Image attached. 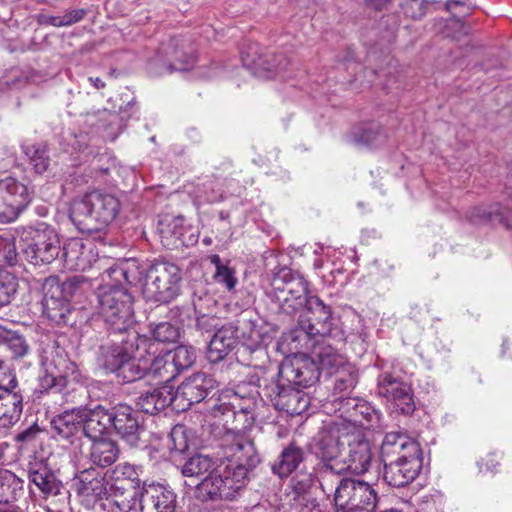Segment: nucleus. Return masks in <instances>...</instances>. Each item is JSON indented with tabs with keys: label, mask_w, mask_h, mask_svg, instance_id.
Instances as JSON below:
<instances>
[{
	"label": "nucleus",
	"mask_w": 512,
	"mask_h": 512,
	"mask_svg": "<svg viewBox=\"0 0 512 512\" xmlns=\"http://www.w3.org/2000/svg\"><path fill=\"white\" fill-rule=\"evenodd\" d=\"M87 14V11L85 9H74L71 11L66 12L62 19L64 20V25L69 26L72 24H75L79 21H81L85 15Z\"/></svg>",
	"instance_id": "0e129e2a"
},
{
	"label": "nucleus",
	"mask_w": 512,
	"mask_h": 512,
	"mask_svg": "<svg viewBox=\"0 0 512 512\" xmlns=\"http://www.w3.org/2000/svg\"><path fill=\"white\" fill-rule=\"evenodd\" d=\"M18 383V379L13 371H11L5 361L0 359V389L4 387L14 388Z\"/></svg>",
	"instance_id": "bf43d9fd"
},
{
	"label": "nucleus",
	"mask_w": 512,
	"mask_h": 512,
	"mask_svg": "<svg viewBox=\"0 0 512 512\" xmlns=\"http://www.w3.org/2000/svg\"><path fill=\"white\" fill-rule=\"evenodd\" d=\"M331 490L321 487L327 495H333L336 512H374L378 493L370 483L356 478H336L330 482Z\"/></svg>",
	"instance_id": "423d86ee"
},
{
	"label": "nucleus",
	"mask_w": 512,
	"mask_h": 512,
	"mask_svg": "<svg viewBox=\"0 0 512 512\" xmlns=\"http://www.w3.org/2000/svg\"><path fill=\"white\" fill-rule=\"evenodd\" d=\"M183 223H184V219L182 217L175 218L171 223V226H172L171 232L178 239H182V237H183V229H184Z\"/></svg>",
	"instance_id": "338daca9"
},
{
	"label": "nucleus",
	"mask_w": 512,
	"mask_h": 512,
	"mask_svg": "<svg viewBox=\"0 0 512 512\" xmlns=\"http://www.w3.org/2000/svg\"><path fill=\"white\" fill-rule=\"evenodd\" d=\"M153 342H174L178 339L179 328L169 322H160L152 330Z\"/></svg>",
	"instance_id": "de8ad7c7"
},
{
	"label": "nucleus",
	"mask_w": 512,
	"mask_h": 512,
	"mask_svg": "<svg viewBox=\"0 0 512 512\" xmlns=\"http://www.w3.org/2000/svg\"><path fill=\"white\" fill-rule=\"evenodd\" d=\"M171 319H174L181 325L189 324L190 321V309L188 307H174L170 311Z\"/></svg>",
	"instance_id": "e2e57ef3"
},
{
	"label": "nucleus",
	"mask_w": 512,
	"mask_h": 512,
	"mask_svg": "<svg viewBox=\"0 0 512 512\" xmlns=\"http://www.w3.org/2000/svg\"><path fill=\"white\" fill-rule=\"evenodd\" d=\"M70 137V145L73 150L75 151H83L86 147V135L80 134V135H69Z\"/></svg>",
	"instance_id": "69168bd1"
},
{
	"label": "nucleus",
	"mask_w": 512,
	"mask_h": 512,
	"mask_svg": "<svg viewBox=\"0 0 512 512\" xmlns=\"http://www.w3.org/2000/svg\"><path fill=\"white\" fill-rule=\"evenodd\" d=\"M137 359L138 364L142 363L141 366L144 367L140 374V379L147 373H151L164 381H168L176 375L175 369L172 368L168 351L165 353H158V344L147 337L146 343L143 348L140 349L139 357Z\"/></svg>",
	"instance_id": "a211bd4d"
},
{
	"label": "nucleus",
	"mask_w": 512,
	"mask_h": 512,
	"mask_svg": "<svg viewBox=\"0 0 512 512\" xmlns=\"http://www.w3.org/2000/svg\"><path fill=\"white\" fill-rule=\"evenodd\" d=\"M286 380L277 377L263 388V394L270 399L273 406L290 415H300L309 406L308 396L299 389H295Z\"/></svg>",
	"instance_id": "9b49d317"
},
{
	"label": "nucleus",
	"mask_w": 512,
	"mask_h": 512,
	"mask_svg": "<svg viewBox=\"0 0 512 512\" xmlns=\"http://www.w3.org/2000/svg\"><path fill=\"white\" fill-rule=\"evenodd\" d=\"M377 394L403 414H410L415 409L411 387L389 372L378 376Z\"/></svg>",
	"instance_id": "dca6fc26"
},
{
	"label": "nucleus",
	"mask_w": 512,
	"mask_h": 512,
	"mask_svg": "<svg viewBox=\"0 0 512 512\" xmlns=\"http://www.w3.org/2000/svg\"><path fill=\"white\" fill-rule=\"evenodd\" d=\"M420 454H422L420 445L406 434L398 432L387 433L380 447L382 463Z\"/></svg>",
	"instance_id": "4be33fe9"
},
{
	"label": "nucleus",
	"mask_w": 512,
	"mask_h": 512,
	"mask_svg": "<svg viewBox=\"0 0 512 512\" xmlns=\"http://www.w3.org/2000/svg\"><path fill=\"white\" fill-rule=\"evenodd\" d=\"M39 428L36 424L28 427L27 429L19 432L16 437H15V440L17 442H21L23 444H28V443H31L33 441H35L38 433H39Z\"/></svg>",
	"instance_id": "680f3d73"
},
{
	"label": "nucleus",
	"mask_w": 512,
	"mask_h": 512,
	"mask_svg": "<svg viewBox=\"0 0 512 512\" xmlns=\"http://www.w3.org/2000/svg\"><path fill=\"white\" fill-rule=\"evenodd\" d=\"M18 261V253L15 242L1 239V261L0 266H14Z\"/></svg>",
	"instance_id": "864d4df0"
},
{
	"label": "nucleus",
	"mask_w": 512,
	"mask_h": 512,
	"mask_svg": "<svg viewBox=\"0 0 512 512\" xmlns=\"http://www.w3.org/2000/svg\"><path fill=\"white\" fill-rule=\"evenodd\" d=\"M38 388L41 393H48V392H61L65 388L64 387H58V381H56L55 377L51 376L47 371L42 369L41 374L38 378Z\"/></svg>",
	"instance_id": "6e6d98bb"
},
{
	"label": "nucleus",
	"mask_w": 512,
	"mask_h": 512,
	"mask_svg": "<svg viewBox=\"0 0 512 512\" xmlns=\"http://www.w3.org/2000/svg\"><path fill=\"white\" fill-rule=\"evenodd\" d=\"M237 327L234 323L220 326L214 333L208 346V359L219 362L224 359L237 345Z\"/></svg>",
	"instance_id": "bb28decb"
},
{
	"label": "nucleus",
	"mask_w": 512,
	"mask_h": 512,
	"mask_svg": "<svg viewBox=\"0 0 512 512\" xmlns=\"http://www.w3.org/2000/svg\"><path fill=\"white\" fill-rule=\"evenodd\" d=\"M177 496L174 491L162 484H143L139 493L141 512H175Z\"/></svg>",
	"instance_id": "aec40b11"
},
{
	"label": "nucleus",
	"mask_w": 512,
	"mask_h": 512,
	"mask_svg": "<svg viewBox=\"0 0 512 512\" xmlns=\"http://www.w3.org/2000/svg\"><path fill=\"white\" fill-rule=\"evenodd\" d=\"M306 307V314L300 317L299 324L302 330L309 337H327L338 338L339 341H345L343 332L333 333L334 318L331 308L317 296H310Z\"/></svg>",
	"instance_id": "9d476101"
},
{
	"label": "nucleus",
	"mask_w": 512,
	"mask_h": 512,
	"mask_svg": "<svg viewBox=\"0 0 512 512\" xmlns=\"http://www.w3.org/2000/svg\"><path fill=\"white\" fill-rule=\"evenodd\" d=\"M25 154L30 160L36 173L42 174L47 171L50 165L48 150L44 144H34L25 147Z\"/></svg>",
	"instance_id": "a19ab883"
},
{
	"label": "nucleus",
	"mask_w": 512,
	"mask_h": 512,
	"mask_svg": "<svg viewBox=\"0 0 512 512\" xmlns=\"http://www.w3.org/2000/svg\"><path fill=\"white\" fill-rule=\"evenodd\" d=\"M31 193L28 187L13 177L0 179V221L12 222L28 206Z\"/></svg>",
	"instance_id": "4468645a"
},
{
	"label": "nucleus",
	"mask_w": 512,
	"mask_h": 512,
	"mask_svg": "<svg viewBox=\"0 0 512 512\" xmlns=\"http://www.w3.org/2000/svg\"><path fill=\"white\" fill-rule=\"evenodd\" d=\"M23 394L19 383L14 388L0 389V428L7 429L15 425L22 415Z\"/></svg>",
	"instance_id": "393cba45"
},
{
	"label": "nucleus",
	"mask_w": 512,
	"mask_h": 512,
	"mask_svg": "<svg viewBox=\"0 0 512 512\" xmlns=\"http://www.w3.org/2000/svg\"><path fill=\"white\" fill-rule=\"evenodd\" d=\"M81 408L64 411L51 420L54 433L64 440H70L82 431Z\"/></svg>",
	"instance_id": "2f4dec72"
},
{
	"label": "nucleus",
	"mask_w": 512,
	"mask_h": 512,
	"mask_svg": "<svg viewBox=\"0 0 512 512\" xmlns=\"http://www.w3.org/2000/svg\"><path fill=\"white\" fill-rule=\"evenodd\" d=\"M216 463L207 455L198 454L186 461L182 474L186 477H205L217 469Z\"/></svg>",
	"instance_id": "4c0bfd02"
},
{
	"label": "nucleus",
	"mask_w": 512,
	"mask_h": 512,
	"mask_svg": "<svg viewBox=\"0 0 512 512\" xmlns=\"http://www.w3.org/2000/svg\"><path fill=\"white\" fill-rule=\"evenodd\" d=\"M92 243L80 238H70L61 246V257L65 266L70 270H86L89 268L95 255L92 252Z\"/></svg>",
	"instance_id": "b1692460"
},
{
	"label": "nucleus",
	"mask_w": 512,
	"mask_h": 512,
	"mask_svg": "<svg viewBox=\"0 0 512 512\" xmlns=\"http://www.w3.org/2000/svg\"><path fill=\"white\" fill-rule=\"evenodd\" d=\"M90 460L99 467L112 465L119 456L117 444L108 438L91 440Z\"/></svg>",
	"instance_id": "473e14b6"
},
{
	"label": "nucleus",
	"mask_w": 512,
	"mask_h": 512,
	"mask_svg": "<svg viewBox=\"0 0 512 512\" xmlns=\"http://www.w3.org/2000/svg\"><path fill=\"white\" fill-rule=\"evenodd\" d=\"M390 0H366V5L375 10H381Z\"/></svg>",
	"instance_id": "774afa93"
},
{
	"label": "nucleus",
	"mask_w": 512,
	"mask_h": 512,
	"mask_svg": "<svg viewBox=\"0 0 512 512\" xmlns=\"http://www.w3.org/2000/svg\"><path fill=\"white\" fill-rule=\"evenodd\" d=\"M210 411L214 418H218L223 420L225 423H228L229 419L235 417V403L223 402L219 400V402L214 403Z\"/></svg>",
	"instance_id": "3c124183"
},
{
	"label": "nucleus",
	"mask_w": 512,
	"mask_h": 512,
	"mask_svg": "<svg viewBox=\"0 0 512 512\" xmlns=\"http://www.w3.org/2000/svg\"><path fill=\"white\" fill-rule=\"evenodd\" d=\"M334 389L339 393L351 391L358 382V375L352 368H342L337 370Z\"/></svg>",
	"instance_id": "49530a36"
},
{
	"label": "nucleus",
	"mask_w": 512,
	"mask_h": 512,
	"mask_svg": "<svg viewBox=\"0 0 512 512\" xmlns=\"http://www.w3.org/2000/svg\"><path fill=\"white\" fill-rule=\"evenodd\" d=\"M119 211L120 202L114 195L95 190L72 201L69 217L80 232L92 234L111 224Z\"/></svg>",
	"instance_id": "7ed1b4c3"
},
{
	"label": "nucleus",
	"mask_w": 512,
	"mask_h": 512,
	"mask_svg": "<svg viewBox=\"0 0 512 512\" xmlns=\"http://www.w3.org/2000/svg\"><path fill=\"white\" fill-rule=\"evenodd\" d=\"M169 405L174 407L173 388L163 385L140 394L136 406L144 413L154 415L164 410Z\"/></svg>",
	"instance_id": "c756f323"
},
{
	"label": "nucleus",
	"mask_w": 512,
	"mask_h": 512,
	"mask_svg": "<svg viewBox=\"0 0 512 512\" xmlns=\"http://www.w3.org/2000/svg\"><path fill=\"white\" fill-rule=\"evenodd\" d=\"M192 305L195 316L213 312L216 306V300L207 291L201 289L195 291L192 296Z\"/></svg>",
	"instance_id": "a18cd8bd"
},
{
	"label": "nucleus",
	"mask_w": 512,
	"mask_h": 512,
	"mask_svg": "<svg viewBox=\"0 0 512 512\" xmlns=\"http://www.w3.org/2000/svg\"><path fill=\"white\" fill-rule=\"evenodd\" d=\"M107 276L109 281L95 291L97 312L108 326V330L123 331L133 328V297L124 286L126 283L123 278L116 281L109 274Z\"/></svg>",
	"instance_id": "20e7f679"
},
{
	"label": "nucleus",
	"mask_w": 512,
	"mask_h": 512,
	"mask_svg": "<svg viewBox=\"0 0 512 512\" xmlns=\"http://www.w3.org/2000/svg\"><path fill=\"white\" fill-rule=\"evenodd\" d=\"M244 484L225 467L218 466L201 480L197 489L203 500H233Z\"/></svg>",
	"instance_id": "ddd939ff"
},
{
	"label": "nucleus",
	"mask_w": 512,
	"mask_h": 512,
	"mask_svg": "<svg viewBox=\"0 0 512 512\" xmlns=\"http://www.w3.org/2000/svg\"><path fill=\"white\" fill-rule=\"evenodd\" d=\"M213 278L217 283L222 284L229 291L233 290L238 282L234 269L228 265L216 270Z\"/></svg>",
	"instance_id": "603ef678"
},
{
	"label": "nucleus",
	"mask_w": 512,
	"mask_h": 512,
	"mask_svg": "<svg viewBox=\"0 0 512 512\" xmlns=\"http://www.w3.org/2000/svg\"><path fill=\"white\" fill-rule=\"evenodd\" d=\"M139 502V494L136 490H123L106 499L104 503L108 512H130Z\"/></svg>",
	"instance_id": "e433bc0d"
},
{
	"label": "nucleus",
	"mask_w": 512,
	"mask_h": 512,
	"mask_svg": "<svg viewBox=\"0 0 512 512\" xmlns=\"http://www.w3.org/2000/svg\"><path fill=\"white\" fill-rule=\"evenodd\" d=\"M110 480H105L101 473L95 468H88L79 472L73 480V487L77 494L102 498L106 495L107 485Z\"/></svg>",
	"instance_id": "c85d7f7f"
},
{
	"label": "nucleus",
	"mask_w": 512,
	"mask_h": 512,
	"mask_svg": "<svg viewBox=\"0 0 512 512\" xmlns=\"http://www.w3.org/2000/svg\"><path fill=\"white\" fill-rule=\"evenodd\" d=\"M196 327L204 332H211L219 328V318L212 314V312L203 313L195 316Z\"/></svg>",
	"instance_id": "5fc2aeb1"
},
{
	"label": "nucleus",
	"mask_w": 512,
	"mask_h": 512,
	"mask_svg": "<svg viewBox=\"0 0 512 512\" xmlns=\"http://www.w3.org/2000/svg\"><path fill=\"white\" fill-rule=\"evenodd\" d=\"M320 369L314 358L307 355L295 356L283 362L279 367L278 377L299 387H309L319 379Z\"/></svg>",
	"instance_id": "f3484780"
},
{
	"label": "nucleus",
	"mask_w": 512,
	"mask_h": 512,
	"mask_svg": "<svg viewBox=\"0 0 512 512\" xmlns=\"http://www.w3.org/2000/svg\"><path fill=\"white\" fill-rule=\"evenodd\" d=\"M275 284V289L279 292L277 298L284 313L294 314L308 304V283L302 276L283 270Z\"/></svg>",
	"instance_id": "f8f14e48"
},
{
	"label": "nucleus",
	"mask_w": 512,
	"mask_h": 512,
	"mask_svg": "<svg viewBox=\"0 0 512 512\" xmlns=\"http://www.w3.org/2000/svg\"><path fill=\"white\" fill-rule=\"evenodd\" d=\"M82 284L78 276H73L60 283L57 276H49L44 279L42 290L44 294V305L48 317L57 322H66L70 313L69 300Z\"/></svg>",
	"instance_id": "1a4fd4ad"
},
{
	"label": "nucleus",
	"mask_w": 512,
	"mask_h": 512,
	"mask_svg": "<svg viewBox=\"0 0 512 512\" xmlns=\"http://www.w3.org/2000/svg\"><path fill=\"white\" fill-rule=\"evenodd\" d=\"M423 465V456L414 455L407 459H395L383 463V480L391 487H404L419 474Z\"/></svg>",
	"instance_id": "6ab92c4d"
},
{
	"label": "nucleus",
	"mask_w": 512,
	"mask_h": 512,
	"mask_svg": "<svg viewBox=\"0 0 512 512\" xmlns=\"http://www.w3.org/2000/svg\"><path fill=\"white\" fill-rule=\"evenodd\" d=\"M221 449L228 461L225 468L244 483L261 462L253 440L241 430H227L221 440Z\"/></svg>",
	"instance_id": "0eeeda50"
},
{
	"label": "nucleus",
	"mask_w": 512,
	"mask_h": 512,
	"mask_svg": "<svg viewBox=\"0 0 512 512\" xmlns=\"http://www.w3.org/2000/svg\"><path fill=\"white\" fill-rule=\"evenodd\" d=\"M305 459V452L295 442L289 443L272 464V472L280 478L288 477Z\"/></svg>",
	"instance_id": "7c9ffc66"
},
{
	"label": "nucleus",
	"mask_w": 512,
	"mask_h": 512,
	"mask_svg": "<svg viewBox=\"0 0 512 512\" xmlns=\"http://www.w3.org/2000/svg\"><path fill=\"white\" fill-rule=\"evenodd\" d=\"M241 59L243 65L248 69L253 70L255 74L260 70L272 71L277 69V66L271 65L267 58L257 54L256 45L249 46V51L242 50Z\"/></svg>",
	"instance_id": "79ce46f5"
},
{
	"label": "nucleus",
	"mask_w": 512,
	"mask_h": 512,
	"mask_svg": "<svg viewBox=\"0 0 512 512\" xmlns=\"http://www.w3.org/2000/svg\"><path fill=\"white\" fill-rule=\"evenodd\" d=\"M355 143L361 145H376L383 142L382 128L376 123H366L353 132Z\"/></svg>",
	"instance_id": "ea45409f"
},
{
	"label": "nucleus",
	"mask_w": 512,
	"mask_h": 512,
	"mask_svg": "<svg viewBox=\"0 0 512 512\" xmlns=\"http://www.w3.org/2000/svg\"><path fill=\"white\" fill-rule=\"evenodd\" d=\"M313 353L320 370L337 371L344 364V357L331 344H318Z\"/></svg>",
	"instance_id": "c9c22d12"
},
{
	"label": "nucleus",
	"mask_w": 512,
	"mask_h": 512,
	"mask_svg": "<svg viewBox=\"0 0 512 512\" xmlns=\"http://www.w3.org/2000/svg\"><path fill=\"white\" fill-rule=\"evenodd\" d=\"M28 479L43 494L44 498L60 494L63 487L55 472L42 462L31 463L28 468Z\"/></svg>",
	"instance_id": "cd10ccee"
},
{
	"label": "nucleus",
	"mask_w": 512,
	"mask_h": 512,
	"mask_svg": "<svg viewBox=\"0 0 512 512\" xmlns=\"http://www.w3.org/2000/svg\"><path fill=\"white\" fill-rule=\"evenodd\" d=\"M205 188L210 190L206 191V200L209 202H218L225 198L223 190L219 187V183L216 181H210L205 183Z\"/></svg>",
	"instance_id": "052dcab7"
},
{
	"label": "nucleus",
	"mask_w": 512,
	"mask_h": 512,
	"mask_svg": "<svg viewBox=\"0 0 512 512\" xmlns=\"http://www.w3.org/2000/svg\"><path fill=\"white\" fill-rule=\"evenodd\" d=\"M343 473L350 471L355 474L366 472L373 459L372 448L369 441L360 435H349L346 442Z\"/></svg>",
	"instance_id": "412c9836"
},
{
	"label": "nucleus",
	"mask_w": 512,
	"mask_h": 512,
	"mask_svg": "<svg viewBox=\"0 0 512 512\" xmlns=\"http://www.w3.org/2000/svg\"><path fill=\"white\" fill-rule=\"evenodd\" d=\"M17 287L16 277L9 272L0 270V306L10 303Z\"/></svg>",
	"instance_id": "c03bdc74"
},
{
	"label": "nucleus",
	"mask_w": 512,
	"mask_h": 512,
	"mask_svg": "<svg viewBox=\"0 0 512 512\" xmlns=\"http://www.w3.org/2000/svg\"><path fill=\"white\" fill-rule=\"evenodd\" d=\"M215 385V379L206 373L198 372L189 376L173 391L174 409L185 411L201 402Z\"/></svg>",
	"instance_id": "2eb2a0df"
},
{
	"label": "nucleus",
	"mask_w": 512,
	"mask_h": 512,
	"mask_svg": "<svg viewBox=\"0 0 512 512\" xmlns=\"http://www.w3.org/2000/svg\"><path fill=\"white\" fill-rule=\"evenodd\" d=\"M168 354L176 374L191 367L196 360V350L191 346L180 345Z\"/></svg>",
	"instance_id": "58836bf2"
},
{
	"label": "nucleus",
	"mask_w": 512,
	"mask_h": 512,
	"mask_svg": "<svg viewBox=\"0 0 512 512\" xmlns=\"http://www.w3.org/2000/svg\"><path fill=\"white\" fill-rule=\"evenodd\" d=\"M82 431L91 440L104 438L103 434L112 427V410L98 405L94 409L81 408Z\"/></svg>",
	"instance_id": "a878e982"
},
{
	"label": "nucleus",
	"mask_w": 512,
	"mask_h": 512,
	"mask_svg": "<svg viewBox=\"0 0 512 512\" xmlns=\"http://www.w3.org/2000/svg\"><path fill=\"white\" fill-rule=\"evenodd\" d=\"M19 243L27 261L34 265H47L61 253V242L56 230L44 223L23 228Z\"/></svg>",
	"instance_id": "6e6552de"
},
{
	"label": "nucleus",
	"mask_w": 512,
	"mask_h": 512,
	"mask_svg": "<svg viewBox=\"0 0 512 512\" xmlns=\"http://www.w3.org/2000/svg\"><path fill=\"white\" fill-rule=\"evenodd\" d=\"M112 418V427L117 435L129 445H136L142 428L139 413L128 405L120 404L112 409Z\"/></svg>",
	"instance_id": "5701e85b"
},
{
	"label": "nucleus",
	"mask_w": 512,
	"mask_h": 512,
	"mask_svg": "<svg viewBox=\"0 0 512 512\" xmlns=\"http://www.w3.org/2000/svg\"><path fill=\"white\" fill-rule=\"evenodd\" d=\"M347 440L348 434L341 433L337 425H330L328 429H323L318 434L312 452L319 460L315 470L320 487L331 490L330 482L343 473V456Z\"/></svg>",
	"instance_id": "39448f33"
},
{
	"label": "nucleus",
	"mask_w": 512,
	"mask_h": 512,
	"mask_svg": "<svg viewBox=\"0 0 512 512\" xmlns=\"http://www.w3.org/2000/svg\"><path fill=\"white\" fill-rule=\"evenodd\" d=\"M145 343L146 337L134 328L109 330L108 337L102 341L96 353L97 364L123 382L139 380L144 367L142 363L138 364L137 358Z\"/></svg>",
	"instance_id": "f03ea898"
},
{
	"label": "nucleus",
	"mask_w": 512,
	"mask_h": 512,
	"mask_svg": "<svg viewBox=\"0 0 512 512\" xmlns=\"http://www.w3.org/2000/svg\"><path fill=\"white\" fill-rule=\"evenodd\" d=\"M400 7L404 14L412 19H419L426 13L424 0H400Z\"/></svg>",
	"instance_id": "8fccbe9b"
},
{
	"label": "nucleus",
	"mask_w": 512,
	"mask_h": 512,
	"mask_svg": "<svg viewBox=\"0 0 512 512\" xmlns=\"http://www.w3.org/2000/svg\"><path fill=\"white\" fill-rule=\"evenodd\" d=\"M43 369L58 381V387L66 388L69 378L76 372L75 364L63 353H56L51 360L43 363Z\"/></svg>",
	"instance_id": "f704fd0d"
},
{
	"label": "nucleus",
	"mask_w": 512,
	"mask_h": 512,
	"mask_svg": "<svg viewBox=\"0 0 512 512\" xmlns=\"http://www.w3.org/2000/svg\"><path fill=\"white\" fill-rule=\"evenodd\" d=\"M313 485L312 474L296 475L291 479V486L296 495L307 493Z\"/></svg>",
	"instance_id": "4d7b16f0"
},
{
	"label": "nucleus",
	"mask_w": 512,
	"mask_h": 512,
	"mask_svg": "<svg viewBox=\"0 0 512 512\" xmlns=\"http://www.w3.org/2000/svg\"><path fill=\"white\" fill-rule=\"evenodd\" d=\"M109 276L126 285L142 284V293L147 301L168 303L180 291L181 273L177 265L158 262L149 267L141 265L135 259L119 261L108 269Z\"/></svg>",
	"instance_id": "f257e3e1"
},
{
	"label": "nucleus",
	"mask_w": 512,
	"mask_h": 512,
	"mask_svg": "<svg viewBox=\"0 0 512 512\" xmlns=\"http://www.w3.org/2000/svg\"><path fill=\"white\" fill-rule=\"evenodd\" d=\"M111 487L117 490H136L140 487L141 479L135 466L121 463L115 466L109 475Z\"/></svg>",
	"instance_id": "72a5a7b5"
},
{
	"label": "nucleus",
	"mask_w": 512,
	"mask_h": 512,
	"mask_svg": "<svg viewBox=\"0 0 512 512\" xmlns=\"http://www.w3.org/2000/svg\"><path fill=\"white\" fill-rule=\"evenodd\" d=\"M3 346L11 352L14 359H22L31 351L26 338L16 331H10Z\"/></svg>",
	"instance_id": "37998d69"
},
{
	"label": "nucleus",
	"mask_w": 512,
	"mask_h": 512,
	"mask_svg": "<svg viewBox=\"0 0 512 512\" xmlns=\"http://www.w3.org/2000/svg\"><path fill=\"white\" fill-rule=\"evenodd\" d=\"M171 449L178 452H185L188 449V442L185 437L183 426H175L170 433Z\"/></svg>",
	"instance_id": "13d9d810"
},
{
	"label": "nucleus",
	"mask_w": 512,
	"mask_h": 512,
	"mask_svg": "<svg viewBox=\"0 0 512 512\" xmlns=\"http://www.w3.org/2000/svg\"><path fill=\"white\" fill-rule=\"evenodd\" d=\"M1 488L3 491V496L6 497V502L16 500L20 495L24 493L23 481L16 477L14 474H10L4 478Z\"/></svg>",
	"instance_id": "09e8293b"
}]
</instances>
